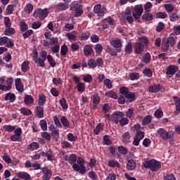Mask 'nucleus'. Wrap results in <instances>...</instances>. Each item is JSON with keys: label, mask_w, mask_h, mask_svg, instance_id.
Listing matches in <instances>:
<instances>
[{"label": "nucleus", "mask_w": 180, "mask_h": 180, "mask_svg": "<svg viewBox=\"0 0 180 180\" xmlns=\"http://www.w3.org/2000/svg\"><path fill=\"white\" fill-rule=\"evenodd\" d=\"M158 134L164 141H167V140H168L169 143H174L175 141L174 131H167L165 129L160 128L158 130Z\"/></svg>", "instance_id": "f257e3e1"}, {"label": "nucleus", "mask_w": 180, "mask_h": 180, "mask_svg": "<svg viewBox=\"0 0 180 180\" xmlns=\"http://www.w3.org/2000/svg\"><path fill=\"white\" fill-rule=\"evenodd\" d=\"M143 166L147 169H150L152 172H157L161 168V162L155 160V159H152L146 160L143 163Z\"/></svg>", "instance_id": "f03ea898"}, {"label": "nucleus", "mask_w": 180, "mask_h": 180, "mask_svg": "<svg viewBox=\"0 0 180 180\" xmlns=\"http://www.w3.org/2000/svg\"><path fill=\"white\" fill-rule=\"evenodd\" d=\"M77 164H74L72 165V169L76 172H79L82 175H85L86 172V167H85V160L82 157L77 158ZM79 164V165H78Z\"/></svg>", "instance_id": "7ed1b4c3"}, {"label": "nucleus", "mask_w": 180, "mask_h": 180, "mask_svg": "<svg viewBox=\"0 0 180 180\" xmlns=\"http://www.w3.org/2000/svg\"><path fill=\"white\" fill-rule=\"evenodd\" d=\"M176 42L174 37H169L168 38L164 39L162 41V50L165 53H167L169 50V47H173Z\"/></svg>", "instance_id": "20e7f679"}, {"label": "nucleus", "mask_w": 180, "mask_h": 180, "mask_svg": "<svg viewBox=\"0 0 180 180\" xmlns=\"http://www.w3.org/2000/svg\"><path fill=\"white\" fill-rule=\"evenodd\" d=\"M70 11L75 12V17L79 18L84 13V10L82 9V5H81L78 1H74L70 6Z\"/></svg>", "instance_id": "39448f33"}, {"label": "nucleus", "mask_w": 180, "mask_h": 180, "mask_svg": "<svg viewBox=\"0 0 180 180\" xmlns=\"http://www.w3.org/2000/svg\"><path fill=\"white\" fill-rule=\"evenodd\" d=\"M49 16V9L38 8L34 12V18H39V20H44Z\"/></svg>", "instance_id": "423d86ee"}, {"label": "nucleus", "mask_w": 180, "mask_h": 180, "mask_svg": "<svg viewBox=\"0 0 180 180\" xmlns=\"http://www.w3.org/2000/svg\"><path fill=\"white\" fill-rule=\"evenodd\" d=\"M132 15L134 19H140L143 15V6L141 4L136 5L132 11Z\"/></svg>", "instance_id": "0eeeda50"}, {"label": "nucleus", "mask_w": 180, "mask_h": 180, "mask_svg": "<svg viewBox=\"0 0 180 180\" xmlns=\"http://www.w3.org/2000/svg\"><path fill=\"white\" fill-rule=\"evenodd\" d=\"M144 139V131H136V135L134 137V141L132 143L133 146L139 147L140 146V141Z\"/></svg>", "instance_id": "6e6552de"}, {"label": "nucleus", "mask_w": 180, "mask_h": 180, "mask_svg": "<svg viewBox=\"0 0 180 180\" xmlns=\"http://www.w3.org/2000/svg\"><path fill=\"white\" fill-rule=\"evenodd\" d=\"M12 84H13V78L8 77L6 81V85H0V91L9 92L12 89Z\"/></svg>", "instance_id": "1a4fd4ad"}, {"label": "nucleus", "mask_w": 180, "mask_h": 180, "mask_svg": "<svg viewBox=\"0 0 180 180\" xmlns=\"http://www.w3.org/2000/svg\"><path fill=\"white\" fill-rule=\"evenodd\" d=\"M22 129L20 127L17 128L16 129H14V134L12 135L10 138V140L11 141H22Z\"/></svg>", "instance_id": "9d476101"}, {"label": "nucleus", "mask_w": 180, "mask_h": 180, "mask_svg": "<svg viewBox=\"0 0 180 180\" xmlns=\"http://www.w3.org/2000/svg\"><path fill=\"white\" fill-rule=\"evenodd\" d=\"M110 44L115 49H117V51L118 53L122 52V47H123V44H122V40L119 39H111Z\"/></svg>", "instance_id": "9b49d317"}, {"label": "nucleus", "mask_w": 180, "mask_h": 180, "mask_svg": "<svg viewBox=\"0 0 180 180\" xmlns=\"http://www.w3.org/2000/svg\"><path fill=\"white\" fill-rule=\"evenodd\" d=\"M124 116V113L123 112L115 111L112 115V122L115 124H119V122L120 121V119H122Z\"/></svg>", "instance_id": "f8f14e48"}, {"label": "nucleus", "mask_w": 180, "mask_h": 180, "mask_svg": "<svg viewBox=\"0 0 180 180\" xmlns=\"http://www.w3.org/2000/svg\"><path fill=\"white\" fill-rule=\"evenodd\" d=\"M179 68L178 66L175 65H171L169 66H168L166 68V74L167 75H168L169 77H171L172 75H175V74L176 73V72H178Z\"/></svg>", "instance_id": "ddd939ff"}, {"label": "nucleus", "mask_w": 180, "mask_h": 180, "mask_svg": "<svg viewBox=\"0 0 180 180\" xmlns=\"http://www.w3.org/2000/svg\"><path fill=\"white\" fill-rule=\"evenodd\" d=\"M94 12L100 18H103L105 16V11L102 9V4H101L94 6Z\"/></svg>", "instance_id": "4468645a"}, {"label": "nucleus", "mask_w": 180, "mask_h": 180, "mask_svg": "<svg viewBox=\"0 0 180 180\" xmlns=\"http://www.w3.org/2000/svg\"><path fill=\"white\" fill-rule=\"evenodd\" d=\"M134 50L136 54H142V53L144 51V44H141V42L135 43Z\"/></svg>", "instance_id": "2eb2a0df"}, {"label": "nucleus", "mask_w": 180, "mask_h": 180, "mask_svg": "<svg viewBox=\"0 0 180 180\" xmlns=\"http://www.w3.org/2000/svg\"><path fill=\"white\" fill-rule=\"evenodd\" d=\"M124 98L127 99L126 103H131V102H134L137 99L136 94L130 91L124 96Z\"/></svg>", "instance_id": "dca6fc26"}, {"label": "nucleus", "mask_w": 180, "mask_h": 180, "mask_svg": "<svg viewBox=\"0 0 180 180\" xmlns=\"http://www.w3.org/2000/svg\"><path fill=\"white\" fill-rule=\"evenodd\" d=\"M162 89V86L161 84H153L148 88V91L151 94H157V92H160Z\"/></svg>", "instance_id": "f3484780"}, {"label": "nucleus", "mask_w": 180, "mask_h": 180, "mask_svg": "<svg viewBox=\"0 0 180 180\" xmlns=\"http://www.w3.org/2000/svg\"><path fill=\"white\" fill-rule=\"evenodd\" d=\"M36 116L39 119H43L44 117V108L41 105H37L35 108Z\"/></svg>", "instance_id": "a211bd4d"}, {"label": "nucleus", "mask_w": 180, "mask_h": 180, "mask_svg": "<svg viewBox=\"0 0 180 180\" xmlns=\"http://www.w3.org/2000/svg\"><path fill=\"white\" fill-rule=\"evenodd\" d=\"M83 51L86 57H89V56H92V53H94V49L92 48V46L86 44L84 46Z\"/></svg>", "instance_id": "6ab92c4d"}, {"label": "nucleus", "mask_w": 180, "mask_h": 180, "mask_svg": "<svg viewBox=\"0 0 180 180\" xmlns=\"http://www.w3.org/2000/svg\"><path fill=\"white\" fill-rule=\"evenodd\" d=\"M173 99L175 102L174 105L176 107V110H174V113L177 116V115L180 113V98L176 96H174Z\"/></svg>", "instance_id": "aec40b11"}, {"label": "nucleus", "mask_w": 180, "mask_h": 180, "mask_svg": "<svg viewBox=\"0 0 180 180\" xmlns=\"http://www.w3.org/2000/svg\"><path fill=\"white\" fill-rule=\"evenodd\" d=\"M130 133L129 131L124 132L122 136V141L124 144H129L130 143Z\"/></svg>", "instance_id": "412c9836"}, {"label": "nucleus", "mask_w": 180, "mask_h": 180, "mask_svg": "<svg viewBox=\"0 0 180 180\" xmlns=\"http://www.w3.org/2000/svg\"><path fill=\"white\" fill-rule=\"evenodd\" d=\"M127 169H128V171L136 169V161H134V160L130 159L127 160Z\"/></svg>", "instance_id": "4be33fe9"}, {"label": "nucleus", "mask_w": 180, "mask_h": 180, "mask_svg": "<svg viewBox=\"0 0 180 180\" xmlns=\"http://www.w3.org/2000/svg\"><path fill=\"white\" fill-rule=\"evenodd\" d=\"M57 11L62 12L63 11H67L68 9V4L64 3H58L55 6Z\"/></svg>", "instance_id": "5701e85b"}, {"label": "nucleus", "mask_w": 180, "mask_h": 180, "mask_svg": "<svg viewBox=\"0 0 180 180\" xmlns=\"http://www.w3.org/2000/svg\"><path fill=\"white\" fill-rule=\"evenodd\" d=\"M141 19L143 22H151V20L154 19V16L153 15V13L147 12L142 15Z\"/></svg>", "instance_id": "b1692460"}, {"label": "nucleus", "mask_w": 180, "mask_h": 180, "mask_svg": "<svg viewBox=\"0 0 180 180\" xmlns=\"http://www.w3.org/2000/svg\"><path fill=\"white\" fill-rule=\"evenodd\" d=\"M60 122H61V124H63V127L70 129V127H71V125L70 124V121L68 120V118H67V117H65L64 115H63L60 117Z\"/></svg>", "instance_id": "393cba45"}, {"label": "nucleus", "mask_w": 180, "mask_h": 180, "mask_svg": "<svg viewBox=\"0 0 180 180\" xmlns=\"http://www.w3.org/2000/svg\"><path fill=\"white\" fill-rule=\"evenodd\" d=\"M4 99L5 101H9V102L13 103L16 101V95L13 93H8Z\"/></svg>", "instance_id": "a878e982"}, {"label": "nucleus", "mask_w": 180, "mask_h": 180, "mask_svg": "<svg viewBox=\"0 0 180 180\" xmlns=\"http://www.w3.org/2000/svg\"><path fill=\"white\" fill-rule=\"evenodd\" d=\"M46 101L47 99H46V95L44 94L39 95V100H38L39 106H43L44 105H46Z\"/></svg>", "instance_id": "bb28decb"}, {"label": "nucleus", "mask_w": 180, "mask_h": 180, "mask_svg": "<svg viewBox=\"0 0 180 180\" xmlns=\"http://www.w3.org/2000/svg\"><path fill=\"white\" fill-rule=\"evenodd\" d=\"M24 103L25 105H32L34 103V98H33L30 95H25L24 97Z\"/></svg>", "instance_id": "cd10ccee"}, {"label": "nucleus", "mask_w": 180, "mask_h": 180, "mask_svg": "<svg viewBox=\"0 0 180 180\" xmlns=\"http://www.w3.org/2000/svg\"><path fill=\"white\" fill-rule=\"evenodd\" d=\"M77 155L76 154H71L70 156H69V159H68V162L69 164H70V165H74V164H77Z\"/></svg>", "instance_id": "c85d7f7f"}, {"label": "nucleus", "mask_w": 180, "mask_h": 180, "mask_svg": "<svg viewBox=\"0 0 180 180\" xmlns=\"http://www.w3.org/2000/svg\"><path fill=\"white\" fill-rule=\"evenodd\" d=\"M39 145L37 142H32L31 144L27 146V150L30 151H34V150H38Z\"/></svg>", "instance_id": "c756f323"}, {"label": "nucleus", "mask_w": 180, "mask_h": 180, "mask_svg": "<svg viewBox=\"0 0 180 180\" xmlns=\"http://www.w3.org/2000/svg\"><path fill=\"white\" fill-rule=\"evenodd\" d=\"M103 131V125L102 124V123H99L98 124H97V126L94 129V134L96 136H98V134H99V133H101V131Z\"/></svg>", "instance_id": "7c9ffc66"}, {"label": "nucleus", "mask_w": 180, "mask_h": 180, "mask_svg": "<svg viewBox=\"0 0 180 180\" xmlns=\"http://www.w3.org/2000/svg\"><path fill=\"white\" fill-rule=\"evenodd\" d=\"M21 70L22 72H27L30 70L29 66V61H24L21 65Z\"/></svg>", "instance_id": "2f4dec72"}, {"label": "nucleus", "mask_w": 180, "mask_h": 180, "mask_svg": "<svg viewBox=\"0 0 180 180\" xmlns=\"http://www.w3.org/2000/svg\"><path fill=\"white\" fill-rule=\"evenodd\" d=\"M47 60H48V63H49V65H51V67H56V65H57V62H56V60H54V58H53V56L48 55Z\"/></svg>", "instance_id": "473e14b6"}, {"label": "nucleus", "mask_w": 180, "mask_h": 180, "mask_svg": "<svg viewBox=\"0 0 180 180\" xmlns=\"http://www.w3.org/2000/svg\"><path fill=\"white\" fill-rule=\"evenodd\" d=\"M90 37L91 32H89V31H86L85 32L81 34L80 40H82V41H86V40H88V39H89Z\"/></svg>", "instance_id": "72a5a7b5"}, {"label": "nucleus", "mask_w": 180, "mask_h": 180, "mask_svg": "<svg viewBox=\"0 0 180 180\" xmlns=\"http://www.w3.org/2000/svg\"><path fill=\"white\" fill-rule=\"evenodd\" d=\"M59 102L63 110H67L68 109V103H67V100H65V98H62Z\"/></svg>", "instance_id": "f704fd0d"}, {"label": "nucleus", "mask_w": 180, "mask_h": 180, "mask_svg": "<svg viewBox=\"0 0 180 180\" xmlns=\"http://www.w3.org/2000/svg\"><path fill=\"white\" fill-rule=\"evenodd\" d=\"M108 167H110L111 168H120V163L117 161L115 160H110L108 164Z\"/></svg>", "instance_id": "c9c22d12"}, {"label": "nucleus", "mask_w": 180, "mask_h": 180, "mask_svg": "<svg viewBox=\"0 0 180 180\" xmlns=\"http://www.w3.org/2000/svg\"><path fill=\"white\" fill-rule=\"evenodd\" d=\"M53 122L56 127H58V129L63 128V124H61V121H60V118H58L57 115H55L53 117Z\"/></svg>", "instance_id": "e433bc0d"}, {"label": "nucleus", "mask_w": 180, "mask_h": 180, "mask_svg": "<svg viewBox=\"0 0 180 180\" xmlns=\"http://www.w3.org/2000/svg\"><path fill=\"white\" fill-rule=\"evenodd\" d=\"M20 112L24 115V116H30L32 115V110L27 108H22L20 110Z\"/></svg>", "instance_id": "4c0bfd02"}, {"label": "nucleus", "mask_w": 180, "mask_h": 180, "mask_svg": "<svg viewBox=\"0 0 180 180\" xmlns=\"http://www.w3.org/2000/svg\"><path fill=\"white\" fill-rule=\"evenodd\" d=\"M124 51L126 54H131L133 51V45H131V43L129 42L124 49Z\"/></svg>", "instance_id": "58836bf2"}, {"label": "nucleus", "mask_w": 180, "mask_h": 180, "mask_svg": "<svg viewBox=\"0 0 180 180\" xmlns=\"http://www.w3.org/2000/svg\"><path fill=\"white\" fill-rule=\"evenodd\" d=\"M51 133L56 140H58V139H60V129L55 128L51 131Z\"/></svg>", "instance_id": "ea45409f"}, {"label": "nucleus", "mask_w": 180, "mask_h": 180, "mask_svg": "<svg viewBox=\"0 0 180 180\" xmlns=\"http://www.w3.org/2000/svg\"><path fill=\"white\" fill-rule=\"evenodd\" d=\"M149 123H151V116L147 115L143 119L141 124L142 126H147Z\"/></svg>", "instance_id": "a19ab883"}, {"label": "nucleus", "mask_w": 180, "mask_h": 180, "mask_svg": "<svg viewBox=\"0 0 180 180\" xmlns=\"http://www.w3.org/2000/svg\"><path fill=\"white\" fill-rule=\"evenodd\" d=\"M20 27L21 32L25 33V32H26L29 29V25H27V23H26V22L22 21L20 23Z\"/></svg>", "instance_id": "79ce46f5"}, {"label": "nucleus", "mask_w": 180, "mask_h": 180, "mask_svg": "<svg viewBox=\"0 0 180 180\" xmlns=\"http://www.w3.org/2000/svg\"><path fill=\"white\" fill-rule=\"evenodd\" d=\"M117 150L120 154H122V155H126L129 153V150H127V148H124L123 146H120Z\"/></svg>", "instance_id": "37998d69"}, {"label": "nucleus", "mask_w": 180, "mask_h": 180, "mask_svg": "<svg viewBox=\"0 0 180 180\" xmlns=\"http://www.w3.org/2000/svg\"><path fill=\"white\" fill-rule=\"evenodd\" d=\"M15 31L14 28L8 27L5 30L4 34L5 36H12V34H15Z\"/></svg>", "instance_id": "c03bdc74"}, {"label": "nucleus", "mask_w": 180, "mask_h": 180, "mask_svg": "<svg viewBox=\"0 0 180 180\" xmlns=\"http://www.w3.org/2000/svg\"><path fill=\"white\" fill-rule=\"evenodd\" d=\"M105 96H108L109 98H112V99H117L119 96H117V94L113 91H110L105 93Z\"/></svg>", "instance_id": "a18cd8bd"}, {"label": "nucleus", "mask_w": 180, "mask_h": 180, "mask_svg": "<svg viewBox=\"0 0 180 180\" xmlns=\"http://www.w3.org/2000/svg\"><path fill=\"white\" fill-rule=\"evenodd\" d=\"M118 123H120V126L123 127V126H126L127 124H129V118L127 117H122L118 121Z\"/></svg>", "instance_id": "49530a36"}, {"label": "nucleus", "mask_w": 180, "mask_h": 180, "mask_svg": "<svg viewBox=\"0 0 180 180\" xmlns=\"http://www.w3.org/2000/svg\"><path fill=\"white\" fill-rule=\"evenodd\" d=\"M139 43H141V44H143V46H147L149 44L150 41L148 39L147 37H142L139 38Z\"/></svg>", "instance_id": "de8ad7c7"}, {"label": "nucleus", "mask_w": 180, "mask_h": 180, "mask_svg": "<svg viewBox=\"0 0 180 180\" xmlns=\"http://www.w3.org/2000/svg\"><path fill=\"white\" fill-rule=\"evenodd\" d=\"M46 60L44 59H41V58H37L35 60V63L39 64V67H46V63H44Z\"/></svg>", "instance_id": "09e8293b"}, {"label": "nucleus", "mask_w": 180, "mask_h": 180, "mask_svg": "<svg viewBox=\"0 0 180 180\" xmlns=\"http://www.w3.org/2000/svg\"><path fill=\"white\" fill-rule=\"evenodd\" d=\"M151 61V55H150V53H146L143 56V62L145 64H150Z\"/></svg>", "instance_id": "8fccbe9b"}, {"label": "nucleus", "mask_w": 180, "mask_h": 180, "mask_svg": "<svg viewBox=\"0 0 180 180\" xmlns=\"http://www.w3.org/2000/svg\"><path fill=\"white\" fill-rule=\"evenodd\" d=\"M164 29H165V24H164L162 22H159L156 27V32L160 33V32H162Z\"/></svg>", "instance_id": "3c124183"}, {"label": "nucleus", "mask_w": 180, "mask_h": 180, "mask_svg": "<svg viewBox=\"0 0 180 180\" xmlns=\"http://www.w3.org/2000/svg\"><path fill=\"white\" fill-rule=\"evenodd\" d=\"M3 129H4L6 131H8V133H12V131H14L15 129L16 128L15 127V126L12 125H4L3 127Z\"/></svg>", "instance_id": "603ef678"}, {"label": "nucleus", "mask_w": 180, "mask_h": 180, "mask_svg": "<svg viewBox=\"0 0 180 180\" xmlns=\"http://www.w3.org/2000/svg\"><path fill=\"white\" fill-rule=\"evenodd\" d=\"M129 78L131 81L140 79V74L137 72H132L129 74Z\"/></svg>", "instance_id": "864d4df0"}, {"label": "nucleus", "mask_w": 180, "mask_h": 180, "mask_svg": "<svg viewBox=\"0 0 180 180\" xmlns=\"http://www.w3.org/2000/svg\"><path fill=\"white\" fill-rule=\"evenodd\" d=\"M67 53H68V47L63 44L60 48V54L61 56H67Z\"/></svg>", "instance_id": "5fc2aeb1"}, {"label": "nucleus", "mask_w": 180, "mask_h": 180, "mask_svg": "<svg viewBox=\"0 0 180 180\" xmlns=\"http://www.w3.org/2000/svg\"><path fill=\"white\" fill-rule=\"evenodd\" d=\"M39 124L41 127V130H43V131H46V130H47V122L44 120H41L39 122Z\"/></svg>", "instance_id": "6e6d98bb"}, {"label": "nucleus", "mask_w": 180, "mask_h": 180, "mask_svg": "<svg viewBox=\"0 0 180 180\" xmlns=\"http://www.w3.org/2000/svg\"><path fill=\"white\" fill-rule=\"evenodd\" d=\"M78 92H84L85 91V83L80 82L77 86Z\"/></svg>", "instance_id": "4d7b16f0"}, {"label": "nucleus", "mask_w": 180, "mask_h": 180, "mask_svg": "<svg viewBox=\"0 0 180 180\" xmlns=\"http://www.w3.org/2000/svg\"><path fill=\"white\" fill-rule=\"evenodd\" d=\"M143 74L148 77V78H151L153 77V70L150 68H146L143 70Z\"/></svg>", "instance_id": "13d9d810"}, {"label": "nucleus", "mask_w": 180, "mask_h": 180, "mask_svg": "<svg viewBox=\"0 0 180 180\" xmlns=\"http://www.w3.org/2000/svg\"><path fill=\"white\" fill-rule=\"evenodd\" d=\"M130 91H129V88L126 86H122L120 88V92L122 95H124V96H126L127 94H128Z\"/></svg>", "instance_id": "bf43d9fd"}, {"label": "nucleus", "mask_w": 180, "mask_h": 180, "mask_svg": "<svg viewBox=\"0 0 180 180\" xmlns=\"http://www.w3.org/2000/svg\"><path fill=\"white\" fill-rule=\"evenodd\" d=\"M94 49L96 50V53L97 54H101L102 53V50H103V48L102 47V45L100 44H97L95 45Z\"/></svg>", "instance_id": "052dcab7"}, {"label": "nucleus", "mask_w": 180, "mask_h": 180, "mask_svg": "<svg viewBox=\"0 0 180 180\" xmlns=\"http://www.w3.org/2000/svg\"><path fill=\"white\" fill-rule=\"evenodd\" d=\"M103 141L105 146H110V144H112V140H110L108 135L103 136Z\"/></svg>", "instance_id": "680f3d73"}, {"label": "nucleus", "mask_w": 180, "mask_h": 180, "mask_svg": "<svg viewBox=\"0 0 180 180\" xmlns=\"http://www.w3.org/2000/svg\"><path fill=\"white\" fill-rule=\"evenodd\" d=\"M87 65L90 68H96V62L95 61V60L94 59H90L88 61Z\"/></svg>", "instance_id": "e2e57ef3"}, {"label": "nucleus", "mask_w": 180, "mask_h": 180, "mask_svg": "<svg viewBox=\"0 0 180 180\" xmlns=\"http://www.w3.org/2000/svg\"><path fill=\"white\" fill-rule=\"evenodd\" d=\"M83 81H84V82H89V84H91V82H92V81H93L92 75H86L83 77Z\"/></svg>", "instance_id": "0e129e2a"}, {"label": "nucleus", "mask_w": 180, "mask_h": 180, "mask_svg": "<svg viewBox=\"0 0 180 180\" xmlns=\"http://www.w3.org/2000/svg\"><path fill=\"white\" fill-rule=\"evenodd\" d=\"M61 146L63 148H72V146L71 145V143H70L68 141H64L61 143Z\"/></svg>", "instance_id": "69168bd1"}, {"label": "nucleus", "mask_w": 180, "mask_h": 180, "mask_svg": "<svg viewBox=\"0 0 180 180\" xmlns=\"http://www.w3.org/2000/svg\"><path fill=\"white\" fill-rule=\"evenodd\" d=\"M52 174L53 172H51V170H47V172L42 176L43 179H50L51 178Z\"/></svg>", "instance_id": "338daca9"}, {"label": "nucleus", "mask_w": 180, "mask_h": 180, "mask_svg": "<svg viewBox=\"0 0 180 180\" xmlns=\"http://www.w3.org/2000/svg\"><path fill=\"white\" fill-rule=\"evenodd\" d=\"M25 11L27 13H32V12H33V5L31 4H28L25 6Z\"/></svg>", "instance_id": "774afa93"}]
</instances>
